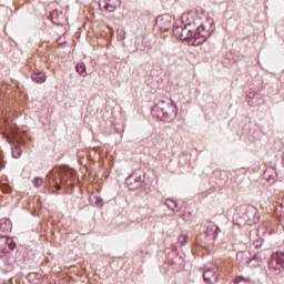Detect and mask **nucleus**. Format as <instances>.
Wrapping results in <instances>:
<instances>
[{
    "instance_id": "obj_1",
    "label": "nucleus",
    "mask_w": 284,
    "mask_h": 284,
    "mask_svg": "<svg viewBox=\"0 0 284 284\" xmlns=\"http://www.w3.org/2000/svg\"><path fill=\"white\" fill-rule=\"evenodd\" d=\"M214 32V20H210L209 22H203L196 28L194 32L195 39H192L191 45H201V43H205V40Z\"/></svg>"
},
{
    "instance_id": "obj_2",
    "label": "nucleus",
    "mask_w": 284,
    "mask_h": 284,
    "mask_svg": "<svg viewBox=\"0 0 284 284\" xmlns=\"http://www.w3.org/2000/svg\"><path fill=\"white\" fill-rule=\"evenodd\" d=\"M125 185L129 190H139L141 185H143V178L141 176V173L134 172L125 180Z\"/></svg>"
},
{
    "instance_id": "obj_3",
    "label": "nucleus",
    "mask_w": 284,
    "mask_h": 284,
    "mask_svg": "<svg viewBox=\"0 0 284 284\" xmlns=\"http://www.w3.org/2000/svg\"><path fill=\"white\" fill-rule=\"evenodd\" d=\"M158 28L160 30H163V32L170 30V27L172 26V17L170 14L160 16L158 17L155 21Z\"/></svg>"
},
{
    "instance_id": "obj_4",
    "label": "nucleus",
    "mask_w": 284,
    "mask_h": 284,
    "mask_svg": "<svg viewBox=\"0 0 284 284\" xmlns=\"http://www.w3.org/2000/svg\"><path fill=\"white\" fill-rule=\"evenodd\" d=\"M271 267H273V270L284 268V253L277 252L272 255Z\"/></svg>"
},
{
    "instance_id": "obj_5",
    "label": "nucleus",
    "mask_w": 284,
    "mask_h": 284,
    "mask_svg": "<svg viewBox=\"0 0 284 284\" xmlns=\"http://www.w3.org/2000/svg\"><path fill=\"white\" fill-rule=\"evenodd\" d=\"M192 39H196L195 33L192 32V24H184V29L180 36V41H187L189 45H192Z\"/></svg>"
},
{
    "instance_id": "obj_6",
    "label": "nucleus",
    "mask_w": 284,
    "mask_h": 284,
    "mask_svg": "<svg viewBox=\"0 0 284 284\" xmlns=\"http://www.w3.org/2000/svg\"><path fill=\"white\" fill-rule=\"evenodd\" d=\"M8 247L10 250H14L12 239L0 236V254H8Z\"/></svg>"
},
{
    "instance_id": "obj_7",
    "label": "nucleus",
    "mask_w": 284,
    "mask_h": 284,
    "mask_svg": "<svg viewBox=\"0 0 284 284\" xmlns=\"http://www.w3.org/2000/svg\"><path fill=\"white\" fill-rule=\"evenodd\" d=\"M12 230V222L8 219L0 220V232H10Z\"/></svg>"
},
{
    "instance_id": "obj_8",
    "label": "nucleus",
    "mask_w": 284,
    "mask_h": 284,
    "mask_svg": "<svg viewBox=\"0 0 284 284\" xmlns=\"http://www.w3.org/2000/svg\"><path fill=\"white\" fill-rule=\"evenodd\" d=\"M119 6V0H106L104 10L108 12H114Z\"/></svg>"
},
{
    "instance_id": "obj_9",
    "label": "nucleus",
    "mask_w": 284,
    "mask_h": 284,
    "mask_svg": "<svg viewBox=\"0 0 284 284\" xmlns=\"http://www.w3.org/2000/svg\"><path fill=\"white\" fill-rule=\"evenodd\" d=\"M32 81L36 83H45L48 77H45V73L42 72H36L31 75Z\"/></svg>"
},
{
    "instance_id": "obj_10",
    "label": "nucleus",
    "mask_w": 284,
    "mask_h": 284,
    "mask_svg": "<svg viewBox=\"0 0 284 284\" xmlns=\"http://www.w3.org/2000/svg\"><path fill=\"white\" fill-rule=\"evenodd\" d=\"M75 71L80 77H88V71L85 70V63L80 62L75 65Z\"/></svg>"
},
{
    "instance_id": "obj_11",
    "label": "nucleus",
    "mask_w": 284,
    "mask_h": 284,
    "mask_svg": "<svg viewBox=\"0 0 284 284\" xmlns=\"http://www.w3.org/2000/svg\"><path fill=\"white\" fill-rule=\"evenodd\" d=\"M215 273L212 268H207L204 273H203V278L205 281V283H212V278H214Z\"/></svg>"
},
{
    "instance_id": "obj_12",
    "label": "nucleus",
    "mask_w": 284,
    "mask_h": 284,
    "mask_svg": "<svg viewBox=\"0 0 284 284\" xmlns=\"http://www.w3.org/2000/svg\"><path fill=\"white\" fill-rule=\"evenodd\" d=\"M165 205L166 207H169V210H172L173 212H179V204L176 203V201L169 199L165 201Z\"/></svg>"
},
{
    "instance_id": "obj_13",
    "label": "nucleus",
    "mask_w": 284,
    "mask_h": 284,
    "mask_svg": "<svg viewBox=\"0 0 284 284\" xmlns=\"http://www.w3.org/2000/svg\"><path fill=\"white\" fill-rule=\"evenodd\" d=\"M184 26H174L173 27V34L176 37V39H181V34L183 33Z\"/></svg>"
},
{
    "instance_id": "obj_14",
    "label": "nucleus",
    "mask_w": 284,
    "mask_h": 284,
    "mask_svg": "<svg viewBox=\"0 0 284 284\" xmlns=\"http://www.w3.org/2000/svg\"><path fill=\"white\" fill-rule=\"evenodd\" d=\"M62 172H64V176H67V179H73V176H77V171L72 169H63Z\"/></svg>"
},
{
    "instance_id": "obj_15",
    "label": "nucleus",
    "mask_w": 284,
    "mask_h": 284,
    "mask_svg": "<svg viewBox=\"0 0 284 284\" xmlns=\"http://www.w3.org/2000/svg\"><path fill=\"white\" fill-rule=\"evenodd\" d=\"M12 156L13 159H19V156H21V148H19V145H16L12 149Z\"/></svg>"
},
{
    "instance_id": "obj_16",
    "label": "nucleus",
    "mask_w": 284,
    "mask_h": 284,
    "mask_svg": "<svg viewBox=\"0 0 284 284\" xmlns=\"http://www.w3.org/2000/svg\"><path fill=\"white\" fill-rule=\"evenodd\" d=\"M33 185H34L36 187H41V186L43 185V179H41V178H36V179L33 180Z\"/></svg>"
},
{
    "instance_id": "obj_17",
    "label": "nucleus",
    "mask_w": 284,
    "mask_h": 284,
    "mask_svg": "<svg viewBox=\"0 0 284 284\" xmlns=\"http://www.w3.org/2000/svg\"><path fill=\"white\" fill-rule=\"evenodd\" d=\"M178 241L181 245H185L187 243V235H180Z\"/></svg>"
},
{
    "instance_id": "obj_18",
    "label": "nucleus",
    "mask_w": 284,
    "mask_h": 284,
    "mask_svg": "<svg viewBox=\"0 0 284 284\" xmlns=\"http://www.w3.org/2000/svg\"><path fill=\"white\" fill-rule=\"evenodd\" d=\"M7 141H9V143L12 142V139H16L17 140V133L14 132H11V134H4Z\"/></svg>"
},
{
    "instance_id": "obj_19",
    "label": "nucleus",
    "mask_w": 284,
    "mask_h": 284,
    "mask_svg": "<svg viewBox=\"0 0 284 284\" xmlns=\"http://www.w3.org/2000/svg\"><path fill=\"white\" fill-rule=\"evenodd\" d=\"M247 257V253H237V260H241V258H246Z\"/></svg>"
},
{
    "instance_id": "obj_20",
    "label": "nucleus",
    "mask_w": 284,
    "mask_h": 284,
    "mask_svg": "<svg viewBox=\"0 0 284 284\" xmlns=\"http://www.w3.org/2000/svg\"><path fill=\"white\" fill-rule=\"evenodd\" d=\"M97 203H101V199H97Z\"/></svg>"
},
{
    "instance_id": "obj_21",
    "label": "nucleus",
    "mask_w": 284,
    "mask_h": 284,
    "mask_svg": "<svg viewBox=\"0 0 284 284\" xmlns=\"http://www.w3.org/2000/svg\"><path fill=\"white\" fill-rule=\"evenodd\" d=\"M211 227L214 229V230H216V226H214V225H212Z\"/></svg>"
},
{
    "instance_id": "obj_22",
    "label": "nucleus",
    "mask_w": 284,
    "mask_h": 284,
    "mask_svg": "<svg viewBox=\"0 0 284 284\" xmlns=\"http://www.w3.org/2000/svg\"><path fill=\"white\" fill-rule=\"evenodd\" d=\"M244 263H248V261H245Z\"/></svg>"
},
{
    "instance_id": "obj_23",
    "label": "nucleus",
    "mask_w": 284,
    "mask_h": 284,
    "mask_svg": "<svg viewBox=\"0 0 284 284\" xmlns=\"http://www.w3.org/2000/svg\"><path fill=\"white\" fill-rule=\"evenodd\" d=\"M248 284H252V282H248Z\"/></svg>"
}]
</instances>
